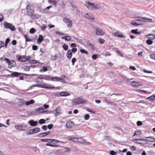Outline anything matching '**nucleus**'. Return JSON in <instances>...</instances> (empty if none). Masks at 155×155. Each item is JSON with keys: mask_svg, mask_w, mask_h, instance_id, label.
Returning a JSON list of instances; mask_svg holds the SVG:
<instances>
[{"mask_svg": "<svg viewBox=\"0 0 155 155\" xmlns=\"http://www.w3.org/2000/svg\"><path fill=\"white\" fill-rule=\"evenodd\" d=\"M35 7L33 5L28 4L26 6L27 15L32 19H38L40 17L38 14H34Z\"/></svg>", "mask_w": 155, "mask_h": 155, "instance_id": "obj_1", "label": "nucleus"}, {"mask_svg": "<svg viewBox=\"0 0 155 155\" xmlns=\"http://www.w3.org/2000/svg\"><path fill=\"white\" fill-rule=\"evenodd\" d=\"M87 102V101L84 99L82 97H78L72 101L74 105H79L81 104L85 103Z\"/></svg>", "mask_w": 155, "mask_h": 155, "instance_id": "obj_2", "label": "nucleus"}, {"mask_svg": "<svg viewBox=\"0 0 155 155\" xmlns=\"http://www.w3.org/2000/svg\"><path fill=\"white\" fill-rule=\"evenodd\" d=\"M4 61H6V63L8 64V67L10 69H11L16 65V62L13 60H10L7 58H5Z\"/></svg>", "mask_w": 155, "mask_h": 155, "instance_id": "obj_3", "label": "nucleus"}, {"mask_svg": "<svg viewBox=\"0 0 155 155\" xmlns=\"http://www.w3.org/2000/svg\"><path fill=\"white\" fill-rule=\"evenodd\" d=\"M36 86L38 87H40L43 88H48L52 89H54L55 87L51 84H48L46 83H43L41 84H36Z\"/></svg>", "mask_w": 155, "mask_h": 155, "instance_id": "obj_4", "label": "nucleus"}, {"mask_svg": "<svg viewBox=\"0 0 155 155\" xmlns=\"http://www.w3.org/2000/svg\"><path fill=\"white\" fill-rule=\"evenodd\" d=\"M15 127L16 129L21 131L27 130L28 129L27 126L23 125H16Z\"/></svg>", "mask_w": 155, "mask_h": 155, "instance_id": "obj_5", "label": "nucleus"}, {"mask_svg": "<svg viewBox=\"0 0 155 155\" xmlns=\"http://www.w3.org/2000/svg\"><path fill=\"white\" fill-rule=\"evenodd\" d=\"M29 62L31 64V67L32 68H34L41 65V63L39 61L35 60H30Z\"/></svg>", "mask_w": 155, "mask_h": 155, "instance_id": "obj_6", "label": "nucleus"}, {"mask_svg": "<svg viewBox=\"0 0 155 155\" xmlns=\"http://www.w3.org/2000/svg\"><path fill=\"white\" fill-rule=\"evenodd\" d=\"M4 27L7 29H10L12 31H15V27L11 24L7 22H5L3 24Z\"/></svg>", "mask_w": 155, "mask_h": 155, "instance_id": "obj_7", "label": "nucleus"}, {"mask_svg": "<svg viewBox=\"0 0 155 155\" xmlns=\"http://www.w3.org/2000/svg\"><path fill=\"white\" fill-rule=\"evenodd\" d=\"M63 21L65 23L68 27L71 28L72 25V21L68 18H63Z\"/></svg>", "mask_w": 155, "mask_h": 155, "instance_id": "obj_8", "label": "nucleus"}, {"mask_svg": "<svg viewBox=\"0 0 155 155\" xmlns=\"http://www.w3.org/2000/svg\"><path fill=\"white\" fill-rule=\"evenodd\" d=\"M112 35L114 36L120 38H125V37L124 36L121 34V33L118 31H117L116 32L113 33Z\"/></svg>", "mask_w": 155, "mask_h": 155, "instance_id": "obj_9", "label": "nucleus"}, {"mask_svg": "<svg viewBox=\"0 0 155 155\" xmlns=\"http://www.w3.org/2000/svg\"><path fill=\"white\" fill-rule=\"evenodd\" d=\"M40 129L39 127H36L35 128L30 129L29 131L30 134H33L38 133L40 131Z\"/></svg>", "mask_w": 155, "mask_h": 155, "instance_id": "obj_10", "label": "nucleus"}, {"mask_svg": "<svg viewBox=\"0 0 155 155\" xmlns=\"http://www.w3.org/2000/svg\"><path fill=\"white\" fill-rule=\"evenodd\" d=\"M85 5L87 8L91 10H94V4L91 3L89 2H85Z\"/></svg>", "mask_w": 155, "mask_h": 155, "instance_id": "obj_11", "label": "nucleus"}, {"mask_svg": "<svg viewBox=\"0 0 155 155\" xmlns=\"http://www.w3.org/2000/svg\"><path fill=\"white\" fill-rule=\"evenodd\" d=\"M24 74L21 73H19L18 72H13V73L9 75L12 77H17L23 75Z\"/></svg>", "mask_w": 155, "mask_h": 155, "instance_id": "obj_12", "label": "nucleus"}, {"mask_svg": "<svg viewBox=\"0 0 155 155\" xmlns=\"http://www.w3.org/2000/svg\"><path fill=\"white\" fill-rule=\"evenodd\" d=\"M96 34L99 36H102L104 34V33L100 28H97L96 30Z\"/></svg>", "mask_w": 155, "mask_h": 155, "instance_id": "obj_13", "label": "nucleus"}, {"mask_svg": "<svg viewBox=\"0 0 155 155\" xmlns=\"http://www.w3.org/2000/svg\"><path fill=\"white\" fill-rule=\"evenodd\" d=\"M74 123L71 121H67L66 124V127L68 128H72L74 126Z\"/></svg>", "mask_w": 155, "mask_h": 155, "instance_id": "obj_14", "label": "nucleus"}, {"mask_svg": "<svg viewBox=\"0 0 155 155\" xmlns=\"http://www.w3.org/2000/svg\"><path fill=\"white\" fill-rule=\"evenodd\" d=\"M53 113L55 114H57V115L61 114V109L60 107H58L54 111Z\"/></svg>", "mask_w": 155, "mask_h": 155, "instance_id": "obj_15", "label": "nucleus"}, {"mask_svg": "<svg viewBox=\"0 0 155 155\" xmlns=\"http://www.w3.org/2000/svg\"><path fill=\"white\" fill-rule=\"evenodd\" d=\"M60 80H62L64 81V80L61 78H60L57 77H51V81H59Z\"/></svg>", "mask_w": 155, "mask_h": 155, "instance_id": "obj_16", "label": "nucleus"}, {"mask_svg": "<svg viewBox=\"0 0 155 155\" xmlns=\"http://www.w3.org/2000/svg\"><path fill=\"white\" fill-rule=\"evenodd\" d=\"M43 82V80L42 77H38L36 80V82L38 84H41Z\"/></svg>", "mask_w": 155, "mask_h": 155, "instance_id": "obj_17", "label": "nucleus"}, {"mask_svg": "<svg viewBox=\"0 0 155 155\" xmlns=\"http://www.w3.org/2000/svg\"><path fill=\"white\" fill-rule=\"evenodd\" d=\"M29 124L32 126H36L38 124L37 121H34L33 120H31L28 122Z\"/></svg>", "mask_w": 155, "mask_h": 155, "instance_id": "obj_18", "label": "nucleus"}, {"mask_svg": "<svg viewBox=\"0 0 155 155\" xmlns=\"http://www.w3.org/2000/svg\"><path fill=\"white\" fill-rule=\"evenodd\" d=\"M131 85L133 87H138L140 86L139 82L135 81H134L131 83Z\"/></svg>", "mask_w": 155, "mask_h": 155, "instance_id": "obj_19", "label": "nucleus"}, {"mask_svg": "<svg viewBox=\"0 0 155 155\" xmlns=\"http://www.w3.org/2000/svg\"><path fill=\"white\" fill-rule=\"evenodd\" d=\"M35 111L37 112L39 111V113H45L46 111L44 110V109L42 107H40L38 108H36L35 109Z\"/></svg>", "mask_w": 155, "mask_h": 155, "instance_id": "obj_20", "label": "nucleus"}, {"mask_svg": "<svg viewBox=\"0 0 155 155\" xmlns=\"http://www.w3.org/2000/svg\"><path fill=\"white\" fill-rule=\"evenodd\" d=\"M18 61L21 62L26 61L25 56L23 55L20 56L18 58Z\"/></svg>", "mask_w": 155, "mask_h": 155, "instance_id": "obj_21", "label": "nucleus"}, {"mask_svg": "<svg viewBox=\"0 0 155 155\" xmlns=\"http://www.w3.org/2000/svg\"><path fill=\"white\" fill-rule=\"evenodd\" d=\"M147 139L146 140L150 142H155V138L153 137H146Z\"/></svg>", "mask_w": 155, "mask_h": 155, "instance_id": "obj_22", "label": "nucleus"}, {"mask_svg": "<svg viewBox=\"0 0 155 155\" xmlns=\"http://www.w3.org/2000/svg\"><path fill=\"white\" fill-rule=\"evenodd\" d=\"M143 19V21L144 22H151L152 21V19L145 17L141 18Z\"/></svg>", "mask_w": 155, "mask_h": 155, "instance_id": "obj_23", "label": "nucleus"}, {"mask_svg": "<svg viewBox=\"0 0 155 155\" xmlns=\"http://www.w3.org/2000/svg\"><path fill=\"white\" fill-rule=\"evenodd\" d=\"M43 40V36L41 35H39L38 36V38L37 40V43L39 44H41Z\"/></svg>", "mask_w": 155, "mask_h": 155, "instance_id": "obj_24", "label": "nucleus"}, {"mask_svg": "<svg viewBox=\"0 0 155 155\" xmlns=\"http://www.w3.org/2000/svg\"><path fill=\"white\" fill-rule=\"evenodd\" d=\"M50 133V131H47L45 132H43L39 134V137H45Z\"/></svg>", "mask_w": 155, "mask_h": 155, "instance_id": "obj_25", "label": "nucleus"}, {"mask_svg": "<svg viewBox=\"0 0 155 155\" xmlns=\"http://www.w3.org/2000/svg\"><path fill=\"white\" fill-rule=\"evenodd\" d=\"M70 95V94L67 92H61L60 93V96H67Z\"/></svg>", "mask_w": 155, "mask_h": 155, "instance_id": "obj_26", "label": "nucleus"}, {"mask_svg": "<svg viewBox=\"0 0 155 155\" xmlns=\"http://www.w3.org/2000/svg\"><path fill=\"white\" fill-rule=\"evenodd\" d=\"M51 76L48 75H45L43 76L42 78L43 79L48 81H51Z\"/></svg>", "mask_w": 155, "mask_h": 155, "instance_id": "obj_27", "label": "nucleus"}, {"mask_svg": "<svg viewBox=\"0 0 155 155\" xmlns=\"http://www.w3.org/2000/svg\"><path fill=\"white\" fill-rule=\"evenodd\" d=\"M67 56L68 58H70L72 56V53L71 51L70 50L68 51L67 53Z\"/></svg>", "mask_w": 155, "mask_h": 155, "instance_id": "obj_28", "label": "nucleus"}, {"mask_svg": "<svg viewBox=\"0 0 155 155\" xmlns=\"http://www.w3.org/2000/svg\"><path fill=\"white\" fill-rule=\"evenodd\" d=\"M78 141H77L78 142L81 143H85V141L83 139V138L82 137H78Z\"/></svg>", "mask_w": 155, "mask_h": 155, "instance_id": "obj_29", "label": "nucleus"}, {"mask_svg": "<svg viewBox=\"0 0 155 155\" xmlns=\"http://www.w3.org/2000/svg\"><path fill=\"white\" fill-rule=\"evenodd\" d=\"M144 140L143 139H133L132 140V141L134 142V143H137L143 144V143H141L138 142L137 141V140Z\"/></svg>", "mask_w": 155, "mask_h": 155, "instance_id": "obj_30", "label": "nucleus"}, {"mask_svg": "<svg viewBox=\"0 0 155 155\" xmlns=\"http://www.w3.org/2000/svg\"><path fill=\"white\" fill-rule=\"evenodd\" d=\"M18 101H19L17 103V104L18 106H21L25 104V102L23 99H20Z\"/></svg>", "mask_w": 155, "mask_h": 155, "instance_id": "obj_31", "label": "nucleus"}, {"mask_svg": "<svg viewBox=\"0 0 155 155\" xmlns=\"http://www.w3.org/2000/svg\"><path fill=\"white\" fill-rule=\"evenodd\" d=\"M35 101L34 100L32 99L30 101H26L25 102V104L26 105L28 106L32 104H33L34 103Z\"/></svg>", "mask_w": 155, "mask_h": 155, "instance_id": "obj_32", "label": "nucleus"}, {"mask_svg": "<svg viewBox=\"0 0 155 155\" xmlns=\"http://www.w3.org/2000/svg\"><path fill=\"white\" fill-rule=\"evenodd\" d=\"M138 29H133L131 31V32L134 34H138V35H140L141 34L140 32H138Z\"/></svg>", "mask_w": 155, "mask_h": 155, "instance_id": "obj_33", "label": "nucleus"}, {"mask_svg": "<svg viewBox=\"0 0 155 155\" xmlns=\"http://www.w3.org/2000/svg\"><path fill=\"white\" fill-rule=\"evenodd\" d=\"M87 45L89 47L91 50H94V47L93 44L88 42L87 43Z\"/></svg>", "mask_w": 155, "mask_h": 155, "instance_id": "obj_34", "label": "nucleus"}, {"mask_svg": "<svg viewBox=\"0 0 155 155\" xmlns=\"http://www.w3.org/2000/svg\"><path fill=\"white\" fill-rule=\"evenodd\" d=\"M61 38L66 41H70L71 40V38L69 36H64L62 37Z\"/></svg>", "mask_w": 155, "mask_h": 155, "instance_id": "obj_35", "label": "nucleus"}, {"mask_svg": "<svg viewBox=\"0 0 155 155\" xmlns=\"http://www.w3.org/2000/svg\"><path fill=\"white\" fill-rule=\"evenodd\" d=\"M69 140L70 141H74V142H77L78 141V138L77 137H71L69 138Z\"/></svg>", "mask_w": 155, "mask_h": 155, "instance_id": "obj_36", "label": "nucleus"}, {"mask_svg": "<svg viewBox=\"0 0 155 155\" xmlns=\"http://www.w3.org/2000/svg\"><path fill=\"white\" fill-rule=\"evenodd\" d=\"M142 134L141 131H136L135 132L133 136H134L135 135H140Z\"/></svg>", "mask_w": 155, "mask_h": 155, "instance_id": "obj_37", "label": "nucleus"}, {"mask_svg": "<svg viewBox=\"0 0 155 155\" xmlns=\"http://www.w3.org/2000/svg\"><path fill=\"white\" fill-rule=\"evenodd\" d=\"M51 140L52 141V143L53 142L55 143H62L63 142L62 141L56 139H52Z\"/></svg>", "mask_w": 155, "mask_h": 155, "instance_id": "obj_38", "label": "nucleus"}, {"mask_svg": "<svg viewBox=\"0 0 155 155\" xmlns=\"http://www.w3.org/2000/svg\"><path fill=\"white\" fill-rule=\"evenodd\" d=\"M80 51L82 53H84L86 54H88V52L87 51H85L84 49H80Z\"/></svg>", "mask_w": 155, "mask_h": 155, "instance_id": "obj_39", "label": "nucleus"}, {"mask_svg": "<svg viewBox=\"0 0 155 155\" xmlns=\"http://www.w3.org/2000/svg\"><path fill=\"white\" fill-rule=\"evenodd\" d=\"M24 37L25 39V41L26 42H30L32 41V40L29 38L27 35H25L24 36Z\"/></svg>", "mask_w": 155, "mask_h": 155, "instance_id": "obj_40", "label": "nucleus"}, {"mask_svg": "<svg viewBox=\"0 0 155 155\" xmlns=\"http://www.w3.org/2000/svg\"><path fill=\"white\" fill-rule=\"evenodd\" d=\"M30 68L29 66H25V67L24 70L25 71H30Z\"/></svg>", "mask_w": 155, "mask_h": 155, "instance_id": "obj_41", "label": "nucleus"}, {"mask_svg": "<svg viewBox=\"0 0 155 155\" xmlns=\"http://www.w3.org/2000/svg\"><path fill=\"white\" fill-rule=\"evenodd\" d=\"M98 41L100 43L102 44H104L105 42L104 40L101 38H99Z\"/></svg>", "mask_w": 155, "mask_h": 155, "instance_id": "obj_42", "label": "nucleus"}, {"mask_svg": "<svg viewBox=\"0 0 155 155\" xmlns=\"http://www.w3.org/2000/svg\"><path fill=\"white\" fill-rule=\"evenodd\" d=\"M148 35L150 36V37H149V39H151L152 40H154L155 38V35H154L151 34Z\"/></svg>", "mask_w": 155, "mask_h": 155, "instance_id": "obj_43", "label": "nucleus"}, {"mask_svg": "<svg viewBox=\"0 0 155 155\" xmlns=\"http://www.w3.org/2000/svg\"><path fill=\"white\" fill-rule=\"evenodd\" d=\"M51 58L52 60H56L58 58V56L56 54L54 55H52L51 56Z\"/></svg>", "mask_w": 155, "mask_h": 155, "instance_id": "obj_44", "label": "nucleus"}, {"mask_svg": "<svg viewBox=\"0 0 155 155\" xmlns=\"http://www.w3.org/2000/svg\"><path fill=\"white\" fill-rule=\"evenodd\" d=\"M146 43L148 45H150L153 43L152 40L148 39L147 40Z\"/></svg>", "mask_w": 155, "mask_h": 155, "instance_id": "obj_45", "label": "nucleus"}, {"mask_svg": "<svg viewBox=\"0 0 155 155\" xmlns=\"http://www.w3.org/2000/svg\"><path fill=\"white\" fill-rule=\"evenodd\" d=\"M48 70V69L47 68L45 67L44 66L42 67V68L41 69V71L42 72H44L47 71Z\"/></svg>", "mask_w": 155, "mask_h": 155, "instance_id": "obj_46", "label": "nucleus"}, {"mask_svg": "<svg viewBox=\"0 0 155 155\" xmlns=\"http://www.w3.org/2000/svg\"><path fill=\"white\" fill-rule=\"evenodd\" d=\"M62 47L64 49L65 51L67 50L68 48V46L65 44L63 45Z\"/></svg>", "mask_w": 155, "mask_h": 155, "instance_id": "obj_47", "label": "nucleus"}, {"mask_svg": "<svg viewBox=\"0 0 155 155\" xmlns=\"http://www.w3.org/2000/svg\"><path fill=\"white\" fill-rule=\"evenodd\" d=\"M99 5L98 4L95 5L94 4V9H99Z\"/></svg>", "mask_w": 155, "mask_h": 155, "instance_id": "obj_48", "label": "nucleus"}, {"mask_svg": "<svg viewBox=\"0 0 155 155\" xmlns=\"http://www.w3.org/2000/svg\"><path fill=\"white\" fill-rule=\"evenodd\" d=\"M48 2L51 3H52L53 5L56 4L55 0H48Z\"/></svg>", "mask_w": 155, "mask_h": 155, "instance_id": "obj_49", "label": "nucleus"}, {"mask_svg": "<svg viewBox=\"0 0 155 155\" xmlns=\"http://www.w3.org/2000/svg\"><path fill=\"white\" fill-rule=\"evenodd\" d=\"M45 119H41L39 121V123L40 124H42L44 123H45Z\"/></svg>", "mask_w": 155, "mask_h": 155, "instance_id": "obj_50", "label": "nucleus"}, {"mask_svg": "<svg viewBox=\"0 0 155 155\" xmlns=\"http://www.w3.org/2000/svg\"><path fill=\"white\" fill-rule=\"evenodd\" d=\"M154 97V95H152L150 96V97H147V98L149 99L150 100L153 101L155 99Z\"/></svg>", "mask_w": 155, "mask_h": 155, "instance_id": "obj_51", "label": "nucleus"}, {"mask_svg": "<svg viewBox=\"0 0 155 155\" xmlns=\"http://www.w3.org/2000/svg\"><path fill=\"white\" fill-rule=\"evenodd\" d=\"M46 26L45 25H43L41 27V28L42 30L44 31L46 28Z\"/></svg>", "mask_w": 155, "mask_h": 155, "instance_id": "obj_52", "label": "nucleus"}, {"mask_svg": "<svg viewBox=\"0 0 155 155\" xmlns=\"http://www.w3.org/2000/svg\"><path fill=\"white\" fill-rule=\"evenodd\" d=\"M35 30L33 28H31L30 30V32L31 34L34 33L35 32Z\"/></svg>", "mask_w": 155, "mask_h": 155, "instance_id": "obj_53", "label": "nucleus"}, {"mask_svg": "<svg viewBox=\"0 0 155 155\" xmlns=\"http://www.w3.org/2000/svg\"><path fill=\"white\" fill-rule=\"evenodd\" d=\"M10 41V39L9 38H7L6 39L5 41V47H7V45L8 44L9 42V41Z\"/></svg>", "mask_w": 155, "mask_h": 155, "instance_id": "obj_54", "label": "nucleus"}, {"mask_svg": "<svg viewBox=\"0 0 155 155\" xmlns=\"http://www.w3.org/2000/svg\"><path fill=\"white\" fill-rule=\"evenodd\" d=\"M140 93H144L145 94H150L151 92H148L147 91L144 90H140L139 91Z\"/></svg>", "mask_w": 155, "mask_h": 155, "instance_id": "obj_55", "label": "nucleus"}, {"mask_svg": "<svg viewBox=\"0 0 155 155\" xmlns=\"http://www.w3.org/2000/svg\"><path fill=\"white\" fill-rule=\"evenodd\" d=\"M110 154L111 155H116L117 154V153L113 150H111L110 152Z\"/></svg>", "mask_w": 155, "mask_h": 155, "instance_id": "obj_56", "label": "nucleus"}, {"mask_svg": "<svg viewBox=\"0 0 155 155\" xmlns=\"http://www.w3.org/2000/svg\"><path fill=\"white\" fill-rule=\"evenodd\" d=\"M76 61V59L75 58H72V59L71 60V62L72 63V65H74V63Z\"/></svg>", "mask_w": 155, "mask_h": 155, "instance_id": "obj_57", "label": "nucleus"}, {"mask_svg": "<svg viewBox=\"0 0 155 155\" xmlns=\"http://www.w3.org/2000/svg\"><path fill=\"white\" fill-rule=\"evenodd\" d=\"M77 48H73L71 50V52L72 51L73 53H75L77 52Z\"/></svg>", "mask_w": 155, "mask_h": 155, "instance_id": "obj_58", "label": "nucleus"}, {"mask_svg": "<svg viewBox=\"0 0 155 155\" xmlns=\"http://www.w3.org/2000/svg\"><path fill=\"white\" fill-rule=\"evenodd\" d=\"M98 54H93L92 56V58L94 60L96 59L97 58V56Z\"/></svg>", "mask_w": 155, "mask_h": 155, "instance_id": "obj_59", "label": "nucleus"}, {"mask_svg": "<svg viewBox=\"0 0 155 155\" xmlns=\"http://www.w3.org/2000/svg\"><path fill=\"white\" fill-rule=\"evenodd\" d=\"M5 45V44L4 42L2 41H0V48L2 47H3Z\"/></svg>", "mask_w": 155, "mask_h": 155, "instance_id": "obj_60", "label": "nucleus"}, {"mask_svg": "<svg viewBox=\"0 0 155 155\" xmlns=\"http://www.w3.org/2000/svg\"><path fill=\"white\" fill-rule=\"evenodd\" d=\"M87 110L88 112H90L91 113H92L93 114H95V110H90V109H89L88 108H87L86 109Z\"/></svg>", "mask_w": 155, "mask_h": 155, "instance_id": "obj_61", "label": "nucleus"}, {"mask_svg": "<svg viewBox=\"0 0 155 155\" xmlns=\"http://www.w3.org/2000/svg\"><path fill=\"white\" fill-rule=\"evenodd\" d=\"M89 117H90V116L89 115L86 114L84 117V119L85 120H88L89 119Z\"/></svg>", "mask_w": 155, "mask_h": 155, "instance_id": "obj_62", "label": "nucleus"}, {"mask_svg": "<svg viewBox=\"0 0 155 155\" xmlns=\"http://www.w3.org/2000/svg\"><path fill=\"white\" fill-rule=\"evenodd\" d=\"M137 124L138 126H140L142 125V122L140 121H137Z\"/></svg>", "mask_w": 155, "mask_h": 155, "instance_id": "obj_63", "label": "nucleus"}, {"mask_svg": "<svg viewBox=\"0 0 155 155\" xmlns=\"http://www.w3.org/2000/svg\"><path fill=\"white\" fill-rule=\"evenodd\" d=\"M32 48L33 50H36L38 48V47L35 45H33L32 46Z\"/></svg>", "mask_w": 155, "mask_h": 155, "instance_id": "obj_64", "label": "nucleus"}]
</instances>
